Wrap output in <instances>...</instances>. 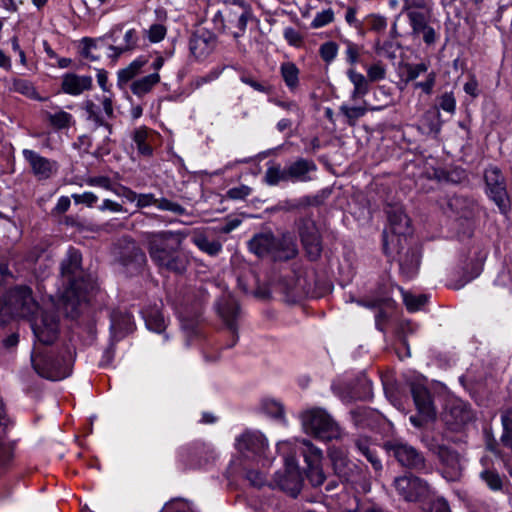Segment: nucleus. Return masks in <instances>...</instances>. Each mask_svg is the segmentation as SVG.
Listing matches in <instances>:
<instances>
[{
	"mask_svg": "<svg viewBox=\"0 0 512 512\" xmlns=\"http://www.w3.org/2000/svg\"><path fill=\"white\" fill-rule=\"evenodd\" d=\"M81 261V254L75 249H70L66 258L61 263V274L67 282V287L63 291L61 298L72 309L82 301H85L88 294L94 288L92 280L86 277L82 271Z\"/></svg>",
	"mask_w": 512,
	"mask_h": 512,
	"instance_id": "nucleus-1",
	"label": "nucleus"
},
{
	"mask_svg": "<svg viewBox=\"0 0 512 512\" xmlns=\"http://www.w3.org/2000/svg\"><path fill=\"white\" fill-rule=\"evenodd\" d=\"M300 419L303 430L308 435L327 441L341 437L340 427L324 409H307L301 413Z\"/></svg>",
	"mask_w": 512,
	"mask_h": 512,
	"instance_id": "nucleus-2",
	"label": "nucleus"
},
{
	"mask_svg": "<svg viewBox=\"0 0 512 512\" xmlns=\"http://www.w3.org/2000/svg\"><path fill=\"white\" fill-rule=\"evenodd\" d=\"M143 240L147 246L151 260L162 268L169 258L178 251L181 238L172 231L146 232Z\"/></svg>",
	"mask_w": 512,
	"mask_h": 512,
	"instance_id": "nucleus-3",
	"label": "nucleus"
},
{
	"mask_svg": "<svg viewBox=\"0 0 512 512\" xmlns=\"http://www.w3.org/2000/svg\"><path fill=\"white\" fill-rule=\"evenodd\" d=\"M34 370L43 378L57 381L68 377L72 371L73 358L71 351L61 357H52L38 354L31 355Z\"/></svg>",
	"mask_w": 512,
	"mask_h": 512,
	"instance_id": "nucleus-4",
	"label": "nucleus"
},
{
	"mask_svg": "<svg viewBox=\"0 0 512 512\" xmlns=\"http://www.w3.org/2000/svg\"><path fill=\"white\" fill-rule=\"evenodd\" d=\"M251 18V6H242L237 9L226 8L223 12L218 11L214 15L213 22L218 29L231 34L234 38H239L244 35Z\"/></svg>",
	"mask_w": 512,
	"mask_h": 512,
	"instance_id": "nucleus-5",
	"label": "nucleus"
},
{
	"mask_svg": "<svg viewBox=\"0 0 512 512\" xmlns=\"http://www.w3.org/2000/svg\"><path fill=\"white\" fill-rule=\"evenodd\" d=\"M5 309L14 315L29 318L39 311L32 290L28 286H16L10 289L5 299Z\"/></svg>",
	"mask_w": 512,
	"mask_h": 512,
	"instance_id": "nucleus-6",
	"label": "nucleus"
},
{
	"mask_svg": "<svg viewBox=\"0 0 512 512\" xmlns=\"http://www.w3.org/2000/svg\"><path fill=\"white\" fill-rule=\"evenodd\" d=\"M296 447L302 454L306 463V476L312 486H321L326 476L322 468L323 453L307 439L296 440Z\"/></svg>",
	"mask_w": 512,
	"mask_h": 512,
	"instance_id": "nucleus-7",
	"label": "nucleus"
},
{
	"mask_svg": "<svg viewBox=\"0 0 512 512\" xmlns=\"http://www.w3.org/2000/svg\"><path fill=\"white\" fill-rule=\"evenodd\" d=\"M212 458V449L200 442L182 446L177 450V465L183 471L200 469Z\"/></svg>",
	"mask_w": 512,
	"mask_h": 512,
	"instance_id": "nucleus-8",
	"label": "nucleus"
},
{
	"mask_svg": "<svg viewBox=\"0 0 512 512\" xmlns=\"http://www.w3.org/2000/svg\"><path fill=\"white\" fill-rule=\"evenodd\" d=\"M36 340L44 345L52 344L59 334V319L53 312L40 310L29 318Z\"/></svg>",
	"mask_w": 512,
	"mask_h": 512,
	"instance_id": "nucleus-9",
	"label": "nucleus"
},
{
	"mask_svg": "<svg viewBox=\"0 0 512 512\" xmlns=\"http://www.w3.org/2000/svg\"><path fill=\"white\" fill-rule=\"evenodd\" d=\"M96 98L100 105L90 99L83 102L86 120L92 123L94 128L105 127L110 134L112 132V126L106 122L104 116L107 118L114 117L113 94H104L100 97L97 96Z\"/></svg>",
	"mask_w": 512,
	"mask_h": 512,
	"instance_id": "nucleus-10",
	"label": "nucleus"
},
{
	"mask_svg": "<svg viewBox=\"0 0 512 512\" xmlns=\"http://www.w3.org/2000/svg\"><path fill=\"white\" fill-rule=\"evenodd\" d=\"M389 231H384V251L389 253L390 244L397 242V246H401L402 240L406 239V235L409 234V219L407 215L402 211L401 208H395L388 212ZM401 247L393 248L398 253Z\"/></svg>",
	"mask_w": 512,
	"mask_h": 512,
	"instance_id": "nucleus-11",
	"label": "nucleus"
},
{
	"mask_svg": "<svg viewBox=\"0 0 512 512\" xmlns=\"http://www.w3.org/2000/svg\"><path fill=\"white\" fill-rule=\"evenodd\" d=\"M394 486L406 501H420L430 495L428 483L412 474L397 477Z\"/></svg>",
	"mask_w": 512,
	"mask_h": 512,
	"instance_id": "nucleus-12",
	"label": "nucleus"
},
{
	"mask_svg": "<svg viewBox=\"0 0 512 512\" xmlns=\"http://www.w3.org/2000/svg\"><path fill=\"white\" fill-rule=\"evenodd\" d=\"M474 418L469 405L461 399H451L446 405L443 415L445 424L451 430H459Z\"/></svg>",
	"mask_w": 512,
	"mask_h": 512,
	"instance_id": "nucleus-13",
	"label": "nucleus"
},
{
	"mask_svg": "<svg viewBox=\"0 0 512 512\" xmlns=\"http://www.w3.org/2000/svg\"><path fill=\"white\" fill-rule=\"evenodd\" d=\"M298 231L302 244L309 258L316 260L322 251L321 237L312 219H301L298 223Z\"/></svg>",
	"mask_w": 512,
	"mask_h": 512,
	"instance_id": "nucleus-14",
	"label": "nucleus"
},
{
	"mask_svg": "<svg viewBox=\"0 0 512 512\" xmlns=\"http://www.w3.org/2000/svg\"><path fill=\"white\" fill-rule=\"evenodd\" d=\"M284 474H276L275 485L292 497H296L302 487V479L294 457H285Z\"/></svg>",
	"mask_w": 512,
	"mask_h": 512,
	"instance_id": "nucleus-15",
	"label": "nucleus"
},
{
	"mask_svg": "<svg viewBox=\"0 0 512 512\" xmlns=\"http://www.w3.org/2000/svg\"><path fill=\"white\" fill-rule=\"evenodd\" d=\"M122 29L123 25L117 24L106 34V37L113 42V44L109 46V50L113 52L111 56L115 58H118L123 53L135 50L139 45V34L134 28L128 29L124 34L123 40L117 42L116 35L121 32Z\"/></svg>",
	"mask_w": 512,
	"mask_h": 512,
	"instance_id": "nucleus-16",
	"label": "nucleus"
},
{
	"mask_svg": "<svg viewBox=\"0 0 512 512\" xmlns=\"http://www.w3.org/2000/svg\"><path fill=\"white\" fill-rule=\"evenodd\" d=\"M484 177L491 199L501 210H504L507 207V193L504 177L500 169L496 166H491L486 169Z\"/></svg>",
	"mask_w": 512,
	"mask_h": 512,
	"instance_id": "nucleus-17",
	"label": "nucleus"
},
{
	"mask_svg": "<svg viewBox=\"0 0 512 512\" xmlns=\"http://www.w3.org/2000/svg\"><path fill=\"white\" fill-rule=\"evenodd\" d=\"M217 312L227 328L233 335V346L237 340V320L240 317V309L237 301L231 295H223L217 303Z\"/></svg>",
	"mask_w": 512,
	"mask_h": 512,
	"instance_id": "nucleus-18",
	"label": "nucleus"
},
{
	"mask_svg": "<svg viewBox=\"0 0 512 512\" xmlns=\"http://www.w3.org/2000/svg\"><path fill=\"white\" fill-rule=\"evenodd\" d=\"M431 17L432 11L414 13L408 18L412 36L421 37L427 45L434 44L438 39L436 30L430 24Z\"/></svg>",
	"mask_w": 512,
	"mask_h": 512,
	"instance_id": "nucleus-19",
	"label": "nucleus"
},
{
	"mask_svg": "<svg viewBox=\"0 0 512 512\" xmlns=\"http://www.w3.org/2000/svg\"><path fill=\"white\" fill-rule=\"evenodd\" d=\"M388 449L393 452V455L402 466L417 470L424 469V457L414 447L406 443L394 442L388 444Z\"/></svg>",
	"mask_w": 512,
	"mask_h": 512,
	"instance_id": "nucleus-20",
	"label": "nucleus"
},
{
	"mask_svg": "<svg viewBox=\"0 0 512 512\" xmlns=\"http://www.w3.org/2000/svg\"><path fill=\"white\" fill-rule=\"evenodd\" d=\"M216 43V36L212 32L206 29H199L192 35L189 47L195 58L204 59L213 52Z\"/></svg>",
	"mask_w": 512,
	"mask_h": 512,
	"instance_id": "nucleus-21",
	"label": "nucleus"
},
{
	"mask_svg": "<svg viewBox=\"0 0 512 512\" xmlns=\"http://www.w3.org/2000/svg\"><path fill=\"white\" fill-rule=\"evenodd\" d=\"M22 154L38 179H48L57 171L55 161L45 158L33 150L24 149Z\"/></svg>",
	"mask_w": 512,
	"mask_h": 512,
	"instance_id": "nucleus-22",
	"label": "nucleus"
},
{
	"mask_svg": "<svg viewBox=\"0 0 512 512\" xmlns=\"http://www.w3.org/2000/svg\"><path fill=\"white\" fill-rule=\"evenodd\" d=\"M267 440L259 431H245L236 439V448L242 454L258 455L264 452Z\"/></svg>",
	"mask_w": 512,
	"mask_h": 512,
	"instance_id": "nucleus-23",
	"label": "nucleus"
},
{
	"mask_svg": "<svg viewBox=\"0 0 512 512\" xmlns=\"http://www.w3.org/2000/svg\"><path fill=\"white\" fill-rule=\"evenodd\" d=\"M329 457L336 474L346 481L355 482V465L349 460L346 449L333 446L329 448Z\"/></svg>",
	"mask_w": 512,
	"mask_h": 512,
	"instance_id": "nucleus-24",
	"label": "nucleus"
},
{
	"mask_svg": "<svg viewBox=\"0 0 512 512\" xmlns=\"http://www.w3.org/2000/svg\"><path fill=\"white\" fill-rule=\"evenodd\" d=\"M251 252L258 256L276 254L282 249V242L277 240L271 232L256 234L248 243Z\"/></svg>",
	"mask_w": 512,
	"mask_h": 512,
	"instance_id": "nucleus-25",
	"label": "nucleus"
},
{
	"mask_svg": "<svg viewBox=\"0 0 512 512\" xmlns=\"http://www.w3.org/2000/svg\"><path fill=\"white\" fill-rule=\"evenodd\" d=\"M93 86V79L88 75H77L75 73H66L62 77L61 89L64 93L78 96L85 91H89Z\"/></svg>",
	"mask_w": 512,
	"mask_h": 512,
	"instance_id": "nucleus-26",
	"label": "nucleus"
},
{
	"mask_svg": "<svg viewBox=\"0 0 512 512\" xmlns=\"http://www.w3.org/2000/svg\"><path fill=\"white\" fill-rule=\"evenodd\" d=\"M411 393L419 414L426 419H435L436 410L428 389L420 384H413Z\"/></svg>",
	"mask_w": 512,
	"mask_h": 512,
	"instance_id": "nucleus-27",
	"label": "nucleus"
},
{
	"mask_svg": "<svg viewBox=\"0 0 512 512\" xmlns=\"http://www.w3.org/2000/svg\"><path fill=\"white\" fill-rule=\"evenodd\" d=\"M447 208L449 212L458 218H473L477 211L476 202L463 195H453L447 200Z\"/></svg>",
	"mask_w": 512,
	"mask_h": 512,
	"instance_id": "nucleus-28",
	"label": "nucleus"
},
{
	"mask_svg": "<svg viewBox=\"0 0 512 512\" xmlns=\"http://www.w3.org/2000/svg\"><path fill=\"white\" fill-rule=\"evenodd\" d=\"M120 263L131 271L140 270L146 263V255L135 243L129 242L121 251Z\"/></svg>",
	"mask_w": 512,
	"mask_h": 512,
	"instance_id": "nucleus-29",
	"label": "nucleus"
},
{
	"mask_svg": "<svg viewBox=\"0 0 512 512\" xmlns=\"http://www.w3.org/2000/svg\"><path fill=\"white\" fill-rule=\"evenodd\" d=\"M317 167L313 160L299 158L287 166L289 181L307 182L311 180L309 174L316 171Z\"/></svg>",
	"mask_w": 512,
	"mask_h": 512,
	"instance_id": "nucleus-30",
	"label": "nucleus"
},
{
	"mask_svg": "<svg viewBox=\"0 0 512 512\" xmlns=\"http://www.w3.org/2000/svg\"><path fill=\"white\" fill-rule=\"evenodd\" d=\"M442 128L441 114L438 107L428 109L420 118L419 131L427 136L436 137Z\"/></svg>",
	"mask_w": 512,
	"mask_h": 512,
	"instance_id": "nucleus-31",
	"label": "nucleus"
},
{
	"mask_svg": "<svg viewBox=\"0 0 512 512\" xmlns=\"http://www.w3.org/2000/svg\"><path fill=\"white\" fill-rule=\"evenodd\" d=\"M42 116L56 130L68 129L75 124L73 115L58 106L52 107L51 110H43Z\"/></svg>",
	"mask_w": 512,
	"mask_h": 512,
	"instance_id": "nucleus-32",
	"label": "nucleus"
},
{
	"mask_svg": "<svg viewBox=\"0 0 512 512\" xmlns=\"http://www.w3.org/2000/svg\"><path fill=\"white\" fill-rule=\"evenodd\" d=\"M132 140L139 154L146 157L153 154L152 144L155 140V133L151 129L145 126L136 128L132 133Z\"/></svg>",
	"mask_w": 512,
	"mask_h": 512,
	"instance_id": "nucleus-33",
	"label": "nucleus"
},
{
	"mask_svg": "<svg viewBox=\"0 0 512 512\" xmlns=\"http://www.w3.org/2000/svg\"><path fill=\"white\" fill-rule=\"evenodd\" d=\"M147 63L144 57H139L132 61L127 67L117 72V85L123 89L126 85L142 72L143 66Z\"/></svg>",
	"mask_w": 512,
	"mask_h": 512,
	"instance_id": "nucleus-34",
	"label": "nucleus"
},
{
	"mask_svg": "<svg viewBox=\"0 0 512 512\" xmlns=\"http://www.w3.org/2000/svg\"><path fill=\"white\" fill-rule=\"evenodd\" d=\"M160 82L158 72L143 76L130 83L131 92L137 97H143L152 91V89Z\"/></svg>",
	"mask_w": 512,
	"mask_h": 512,
	"instance_id": "nucleus-35",
	"label": "nucleus"
},
{
	"mask_svg": "<svg viewBox=\"0 0 512 512\" xmlns=\"http://www.w3.org/2000/svg\"><path fill=\"white\" fill-rule=\"evenodd\" d=\"M438 456L441 462L451 470V479L455 480L460 476L461 462L459 454L448 448L441 446L439 447Z\"/></svg>",
	"mask_w": 512,
	"mask_h": 512,
	"instance_id": "nucleus-36",
	"label": "nucleus"
},
{
	"mask_svg": "<svg viewBox=\"0 0 512 512\" xmlns=\"http://www.w3.org/2000/svg\"><path fill=\"white\" fill-rule=\"evenodd\" d=\"M111 329L115 333H129L133 330L132 315L128 312L115 310L111 313Z\"/></svg>",
	"mask_w": 512,
	"mask_h": 512,
	"instance_id": "nucleus-37",
	"label": "nucleus"
},
{
	"mask_svg": "<svg viewBox=\"0 0 512 512\" xmlns=\"http://www.w3.org/2000/svg\"><path fill=\"white\" fill-rule=\"evenodd\" d=\"M280 74L288 89L291 92L296 91L299 86L298 67L293 62H284L280 66Z\"/></svg>",
	"mask_w": 512,
	"mask_h": 512,
	"instance_id": "nucleus-38",
	"label": "nucleus"
},
{
	"mask_svg": "<svg viewBox=\"0 0 512 512\" xmlns=\"http://www.w3.org/2000/svg\"><path fill=\"white\" fill-rule=\"evenodd\" d=\"M479 477L492 492L503 490L505 477L500 475L496 469L485 468L480 472Z\"/></svg>",
	"mask_w": 512,
	"mask_h": 512,
	"instance_id": "nucleus-39",
	"label": "nucleus"
},
{
	"mask_svg": "<svg viewBox=\"0 0 512 512\" xmlns=\"http://www.w3.org/2000/svg\"><path fill=\"white\" fill-rule=\"evenodd\" d=\"M9 90L20 93L30 99L41 100L32 82L26 79L13 78L10 81Z\"/></svg>",
	"mask_w": 512,
	"mask_h": 512,
	"instance_id": "nucleus-40",
	"label": "nucleus"
},
{
	"mask_svg": "<svg viewBox=\"0 0 512 512\" xmlns=\"http://www.w3.org/2000/svg\"><path fill=\"white\" fill-rule=\"evenodd\" d=\"M192 241L201 251L210 256H216L222 250V244L218 240H211L203 234L194 236Z\"/></svg>",
	"mask_w": 512,
	"mask_h": 512,
	"instance_id": "nucleus-41",
	"label": "nucleus"
},
{
	"mask_svg": "<svg viewBox=\"0 0 512 512\" xmlns=\"http://www.w3.org/2000/svg\"><path fill=\"white\" fill-rule=\"evenodd\" d=\"M348 77L349 80L354 85V90L352 92L353 99H356L367 94L369 90V85L367 78L363 74L351 69L348 71Z\"/></svg>",
	"mask_w": 512,
	"mask_h": 512,
	"instance_id": "nucleus-42",
	"label": "nucleus"
},
{
	"mask_svg": "<svg viewBox=\"0 0 512 512\" xmlns=\"http://www.w3.org/2000/svg\"><path fill=\"white\" fill-rule=\"evenodd\" d=\"M264 181L269 186L278 185L280 182H288L287 166L283 169L280 165L269 166L266 170Z\"/></svg>",
	"mask_w": 512,
	"mask_h": 512,
	"instance_id": "nucleus-43",
	"label": "nucleus"
},
{
	"mask_svg": "<svg viewBox=\"0 0 512 512\" xmlns=\"http://www.w3.org/2000/svg\"><path fill=\"white\" fill-rule=\"evenodd\" d=\"M501 423L503 432L500 441L503 446L512 450V408L502 413Z\"/></svg>",
	"mask_w": 512,
	"mask_h": 512,
	"instance_id": "nucleus-44",
	"label": "nucleus"
},
{
	"mask_svg": "<svg viewBox=\"0 0 512 512\" xmlns=\"http://www.w3.org/2000/svg\"><path fill=\"white\" fill-rule=\"evenodd\" d=\"M188 259L187 257L179 253L178 251L173 255V257L169 258L168 261L165 263V265L161 269H165L169 272H174L177 274H182L186 271L188 266Z\"/></svg>",
	"mask_w": 512,
	"mask_h": 512,
	"instance_id": "nucleus-45",
	"label": "nucleus"
},
{
	"mask_svg": "<svg viewBox=\"0 0 512 512\" xmlns=\"http://www.w3.org/2000/svg\"><path fill=\"white\" fill-rule=\"evenodd\" d=\"M403 3L402 13L410 18L414 13L431 12L426 0H401Z\"/></svg>",
	"mask_w": 512,
	"mask_h": 512,
	"instance_id": "nucleus-46",
	"label": "nucleus"
},
{
	"mask_svg": "<svg viewBox=\"0 0 512 512\" xmlns=\"http://www.w3.org/2000/svg\"><path fill=\"white\" fill-rule=\"evenodd\" d=\"M403 301L410 312H415L424 306L428 300L426 295H414L404 290H401Z\"/></svg>",
	"mask_w": 512,
	"mask_h": 512,
	"instance_id": "nucleus-47",
	"label": "nucleus"
},
{
	"mask_svg": "<svg viewBox=\"0 0 512 512\" xmlns=\"http://www.w3.org/2000/svg\"><path fill=\"white\" fill-rule=\"evenodd\" d=\"M340 112L346 117V122L350 126H354L357 120L366 114L367 109L362 106L350 107L347 105L340 106Z\"/></svg>",
	"mask_w": 512,
	"mask_h": 512,
	"instance_id": "nucleus-48",
	"label": "nucleus"
},
{
	"mask_svg": "<svg viewBox=\"0 0 512 512\" xmlns=\"http://www.w3.org/2000/svg\"><path fill=\"white\" fill-rule=\"evenodd\" d=\"M335 19L334 11L331 8L322 10L316 13L315 17L311 21V28L319 29L330 23H332Z\"/></svg>",
	"mask_w": 512,
	"mask_h": 512,
	"instance_id": "nucleus-49",
	"label": "nucleus"
},
{
	"mask_svg": "<svg viewBox=\"0 0 512 512\" xmlns=\"http://www.w3.org/2000/svg\"><path fill=\"white\" fill-rule=\"evenodd\" d=\"M263 411L274 418L284 419V407L283 405L273 399H267L262 402Z\"/></svg>",
	"mask_w": 512,
	"mask_h": 512,
	"instance_id": "nucleus-50",
	"label": "nucleus"
},
{
	"mask_svg": "<svg viewBox=\"0 0 512 512\" xmlns=\"http://www.w3.org/2000/svg\"><path fill=\"white\" fill-rule=\"evenodd\" d=\"M338 45L333 41L323 43L319 48V54L326 63H331L338 54Z\"/></svg>",
	"mask_w": 512,
	"mask_h": 512,
	"instance_id": "nucleus-51",
	"label": "nucleus"
},
{
	"mask_svg": "<svg viewBox=\"0 0 512 512\" xmlns=\"http://www.w3.org/2000/svg\"><path fill=\"white\" fill-rule=\"evenodd\" d=\"M145 322L149 330L157 333L163 332L166 327L164 317L159 312L149 314Z\"/></svg>",
	"mask_w": 512,
	"mask_h": 512,
	"instance_id": "nucleus-52",
	"label": "nucleus"
},
{
	"mask_svg": "<svg viewBox=\"0 0 512 512\" xmlns=\"http://www.w3.org/2000/svg\"><path fill=\"white\" fill-rule=\"evenodd\" d=\"M406 70V82L414 81L417 79L421 74L426 73L428 70V65L424 62L417 63V64H406L405 65Z\"/></svg>",
	"mask_w": 512,
	"mask_h": 512,
	"instance_id": "nucleus-53",
	"label": "nucleus"
},
{
	"mask_svg": "<svg viewBox=\"0 0 512 512\" xmlns=\"http://www.w3.org/2000/svg\"><path fill=\"white\" fill-rule=\"evenodd\" d=\"M156 207L163 211H170L177 215H183L185 208L176 202H172L166 198L157 199Z\"/></svg>",
	"mask_w": 512,
	"mask_h": 512,
	"instance_id": "nucleus-54",
	"label": "nucleus"
},
{
	"mask_svg": "<svg viewBox=\"0 0 512 512\" xmlns=\"http://www.w3.org/2000/svg\"><path fill=\"white\" fill-rule=\"evenodd\" d=\"M252 193V188L247 185L230 188L226 195L232 200H244Z\"/></svg>",
	"mask_w": 512,
	"mask_h": 512,
	"instance_id": "nucleus-55",
	"label": "nucleus"
},
{
	"mask_svg": "<svg viewBox=\"0 0 512 512\" xmlns=\"http://www.w3.org/2000/svg\"><path fill=\"white\" fill-rule=\"evenodd\" d=\"M86 184L92 187H100L108 191L115 190L116 187L113 186L109 177L106 176H95L89 177L86 179Z\"/></svg>",
	"mask_w": 512,
	"mask_h": 512,
	"instance_id": "nucleus-56",
	"label": "nucleus"
},
{
	"mask_svg": "<svg viewBox=\"0 0 512 512\" xmlns=\"http://www.w3.org/2000/svg\"><path fill=\"white\" fill-rule=\"evenodd\" d=\"M439 108L445 112L453 114L456 109V100L451 92L442 94L439 98Z\"/></svg>",
	"mask_w": 512,
	"mask_h": 512,
	"instance_id": "nucleus-57",
	"label": "nucleus"
},
{
	"mask_svg": "<svg viewBox=\"0 0 512 512\" xmlns=\"http://www.w3.org/2000/svg\"><path fill=\"white\" fill-rule=\"evenodd\" d=\"M165 35L166 28L162 24H153L147 30L148 39L153 43L160 42L164 39Z\"/></svg>",
	"mask_w": 512,
	"mask_h": 512,
	"instance_id": "nucleus-58",
	"label": "nucleus"
},
{
	"mask_svg": "<svg viewBox=\"0 0 512 512\" xmlns=\"http://www.w3.org/2000/svg\"><path fill=\"white\" fill-rule=\"evenodd\" d=\"M283 35H284L285 40L291 46L300 47L303 43L302 35L292 27L285 28Z\"/></svg>",
	"mask_w": 512,
	"mask_h": 512,
	"instance_id": "nucleus-59",
	"label": "nucleus"
},
{
	"mask_svg": "<svg viewBox=\"0 0 512 512\" xmlns=\"http://www.w3.org/2000/svg\"><path fill=\"white\" fill-rule=\"evenodd\" d=\"M72 198L76 204H85L87 207H93L98 201L97 195L89 191L82 194H72Z\"/></svg>",
	"mask_w": 512,
	"mask_h": 512,
	"instance_id": "nucleus-60",
	"label": "nucleus"
},
{
	"mask_svg": "<svg viewBox=\"0 0 512 512\" xmlns=\"http://www.w3.org/2000/svg\"><path fill=\"white\" fill-rule=\"evenodd\" d=\"M367 76L368 80L372 82L380 81L385 78L386 69L380 63L373 64L367 69Z\"/></svg>",
	"mask_w": 512,
	"mask_h": 512,
	"instance_id": "nucleus-61",
	"label": "nucleus"
},
{
	"mask_svg": "<svg viewBox=\"0 0 512 512\" xmlns=\"http://www.w3.org/2000/svg\"><path fill=\"white\" fill-rule=\"evenodd\" d=\"M436 82V73L430 72L428 73L426 80L422 82H416L414 84L415 88L421 89L425 94L430 95L433 91Z\"/></svg>",
	"mask_w": 512,
	"mask_h": 512,
	"instance_id": "nucleus-62",
	"label": "nucleus"
},
{
	"mask_svg": "<svg viewBox=\"0 0 512 512\" xmlns=\"http://www.w3.org/2000/svg\"><path fill=\"white\" fill-rule=\"evenodd\" d=\"M370 29L376 32L384 31L387 27L386 18L380 15L372 14L367 17Z\"/></svg>",
	"mask_w": 512,
	"mask_h": 512,
	"instance_id": "nucleus-63",
	"label": "nucleus"
},
{
	"mask_svg": "<svg viewBox=\"0 0 512 512\" xmlns=\"http://www.w3.org/2000/svg\"><path fill=\"white\" fill-rule=\"evenodd\" d=\"M247 480L250 482V484L256 488H261L266 484V478L265 476L256 470H250L246 474Z\"/></svg>",
	"mask_w": 512,
	"mask_h": 512,
	"instance_id": "nucleus-64",
	"label": "nucleus"
}]
</instances>
